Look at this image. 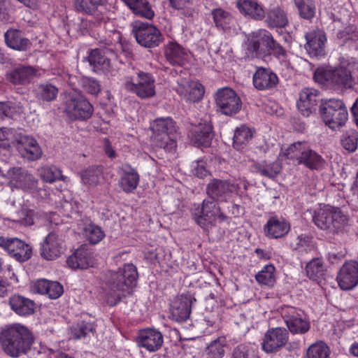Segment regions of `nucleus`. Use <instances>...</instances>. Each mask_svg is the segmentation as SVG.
Here are the masks:
<instances>
[{
  "instance_id": "obj_36",
  "label": "nucleus",
  "mask_w": 358,
  "mask_h": 358,
  "mask_svg": "<svg viewBox=\"0 0 358 358\" xmlns=\"http://www.w3.org/2000/svg\"><path fill=\"white\" fill-rule=\"evenodd\" d=\"M252 168L255 173L271 179L275 178L282 169V166L278 162H268L265 160L254 162Z\"/></svg>"
},
{
  "instance_id": "obj_7",
  "label": "nucleus",
  "mask_w": 358,
  "mask_h": 358,
  "mask_svg": "<svg viewBox=\"0 0 358 358\" xmlns=\"http://www.w3.org/2000/svg\"><path fill=\"white\" fill-rule=\"evenodd\" d=\"M320 112L325 124L331 129L344 125L348 120L347 108L340 99H332L322 102Z\"/></svg>"
},
{
  "instance_id": "obj_13",
  "label": "nucleus",
  "mask_w": 358,
  "mask_h": 358,
  "mask_svg": "<svg viewBox=\"0 0 358 358\" xmlns=\"http://www.w3.org/2000/svg\"><path fill=\"white\" fill-rule=\"evenodd\" d=\"M12 144L24 159L36 161L41 157L42 150L36 140L31 136L21 134H17Z\"/></svg>"
},
{
  "instance_id": "obj_62",
  "label": "nucleus",
  "mask_w": 358,
  "mask_h": 358,
  "mask_svg": "<svg viewBox=\"0 0 358 358\" xmlns=\"http://www.w3.org/2000/svg\"><path fill=\"white\" fill-rule=\"evenodd\" d=\"M271 53L279 59H284L287 57V51L274 39L271 43V48L268 49V54Z\"/></svg>"
},
{
  "instance_id": "obj_49",
  "label": "nucleus",
  "mask_w": 358,
  "mask_h": 358,
  "mask_svg": "<svg viewBox=\"0 0 358 358\" xmlns=\"http://www.w3.org/2000/svg\"><path fill=\"white\" fill-rule=\"evenodd\" d=\"M329 348L323 342L312 344L306 351V358H330Z\"/></svg>"
},
{
  "instance_id": "obj_32",
  "label": "nucleus",
  "mask_w": 358,
  "mask_h": 358,
  "mask_svg": "<svg viewBox=\"0 0 358 358\" xmlns=\"http://www.w3.org/2000/svg\"><path fill=\"white\" fill-rule=\"evenodd\" d=\"M9 305L11 310L20 316L31 315L36 308V304L33 300L19 294H14L10 297Z\"/></svg>"
},
{
  "instance_id": "obj_11",
  "label": "nucleus",
  "mask_w": 358,
  "mask_h": 358,
  "mask_svg": "<svg viewBox=\"0 0 358 358\" xmlns=\"http://www.w3.org/2000/svg\"><path fill=\"white\" fill-rule=\"evenodd\" d=\"M215 103L220 112L226 115L236 114L242 106L240 97L229 87H224L217 91Z\"/></svg>"
},
{
  "instance_id": "obj_53",
  "label": "nucleus",
  "mask_w": 358,
  "mask_h": 358,
  "mask_svg": "<svg viewBox=\"0 0 358 358\" xmlns=\"http://www.w3.org/2000/svg\"><path fill=\"white\" fill-rule=\"evenodd\" d=\"M341 43H346L348 41H358V29L355 24H348L336 34Z\"/></svg>"
},
{
  "instance_id": "obj_58",
  "label": "nucleus",
  "mask_w": 358,
  "mask_h": 358,
  "mask_svg": "<svg viewBox=\"0 0 358 358\" xmlns=\"http://www.w3.org/2000/svg\"><path fill=\"white\" fill-rule=\"evenodd\" d=\"M80 83L83 90L91 95L97 96L101 90V85L96 79L83 77L81 78Z\"/></svg>"
},
{
  "instance_id": "obj_59",
  "label": "nucleus",
  "mask_w": 358,
  "mask_h": 358,
  "mask_svg": "<svg viewBox=\"0 0 358 358\" xmlns=\"http://www.w3.org/2000/svg\"><path fill=\"white\" fill-rule=\"evenodd\" d=\"M231 358H259V357L248 345L241 343L233 349Z\"/></svg>"
},
{
  "instance_id": "obj_43",
  "label": "nucleus",
  "mask_w": 358,
  "mask_h": 358,
  "mask_svg": "<svg viewBox=\"0 0 358 358\" xmlns=\"http://www.w3.org/2000/svg\"><path fill=\"white\" fill-rule=\"evenodd\" d=\"M103 177V169L101 166H90L81 173L83 182L88 186H96Z\"/></svg>"
},
{
  "instance_id": "obj_34",
  "label": "nucleus",
  "mask_w": 358,
  "mask_h": 358,
  "mask_svg": "<svg viewBox=\"0 0 358 358\" xmlns=\"http://www.w3.org/2000/svg\"><path fill=\"white\" fill-rule=\"evenodd\" d=\"M354 84L352 72L348 68L340 66L334 69L333 89H348Z\"/></svg>"
},
{
  "instance_id": "obj_19",
  "label": "nucleus",
  "mask_w": 358,
  "mask_h": 358,
  "mask_svg": "<svg viewBox=\"0 0 358 358\" xmlns=\"http://www.w3.org/2000/svg\"><path fill=\"white\" fill-rule=\"evenodd\" d=\"M38 69L32 66L20 64L6 73V80L13 85L25 86L36 76Z\"/></svg>"
},
{
  "instance_id": "obj_4",
  "label": "nucleus",
  "mask_w": 358,
  "mask_h": 358,
  "mask_svg": "<svg viewBox=\"0 0 358 358\" xmlns=\"http://www.w3.org/2000/svg\"><path fill=\"white\" fill-rule=\"evenodd\" d=\"M152 141L157 147L171 150L176 146V127L171 118H159L152 125Z\"/></svg>"
},
{
  "instance_id": "obj_21",
  "label": "nucleus",
  "mask_w": 358,
  "mask_h": 358,
  "mask_svg": "<svg viewBox=\"0 0 358 358\" xmlns=\"http://www.w3.org/2000/svg\"><path fill=\"white\" fill-rule=\"evenodd\" d=\"M336 280L343 290L355 287L358 284V263L355 261L345 262L341 268Z\"/></svg>"
},
{
  "instance_id": "obj_2",
  "label": "nucleus",
  "mask_w": 358,
  "mask_h": 358,
  "mask_svg": "<svg viewBox=\"0 0 358 358\" xmlns=\"http://www.w3.org/2000/svg\"><path fill=\"white\" fill-rule=\"evenodd\" d=\"M137 269L132 264H126L117 271H110L106 280L107 303L110 306H115L130 294L137 284Z\"/></svg>"
},
{
  "instance_id": "obj_45",
  "label": "nucleus",
  "mask_w": 358,
  "mask_h": 358,
  "mask_svg": "<svg viewBox=\"0 0 358 358\" xmlns=\"http://www.w3.org/2000/svg\"><path fill=\"white\" fill-rule=\"evenodd\" d=\"M334 69L327 66L318 67L314 73L315 81L327 87L332 88Z\"/></svg>"
},
{
  "instance_id": "obj_64",
  "label": "nucleus",
  "mask_w": 358,
  "mask_h": 358,
  "mask_svg": "<svg viewBox=\"0 0 358 358\" xmlns=\"http://www.w3.org/2000/svg\"><path fill=\"white\" fill-rule=\"evenodd\" d=\"M13 110L14 108L11 106L10 102H0V120L11 116Z\"/></svg>"
},
{
  "instance_id": "obj_8",
  "label": "nucleus",
  "mask_w": 358,
  "mask_h": 358,
  "mask_svg": "<svg viewBox=\"0 0 358 358\" xmlns=\"http://www.w3.org/2000/svg\"><path fill=\"white\" fill-rule=\"evenodd\" d=\"M132 33L138 44L148 48L159 46L163 41L161 31L153 24L147 22H135Z\"/></svg>"
},
{
  "instance_id": "obj_1",
  "label": "nucleus",
  "mask_w": 358,
  "mask_h": 358,
  "mask_svg": "<svg viewBox=\"0 0 358 358\" xmlns=\"http://www.w3.org/2000/svg\"><path fill=\"white\" fill-rule=\"evenodd\" d=\"M34 342V336L28 327L13 323L0 328V345L8 356L17 358L26 355Z\"/></svg>"
},
{
  "instance_id": "obj_9",
  "label": "nucleus",
  "mask_w": 358,
  "mask_h": 358,
  "mask_svg": "<svg viewBox=\"0 0 358 358\" xmlns=\"http://www.w3.org/2000/svg\"><path fill=\"white\" fill-rule=\"evenodd\" d=\"M64 112L73 120H86L90 119L93 113L94 107L83 96H72L64 103Z\"/></svg>"
},
{
  "instance_id": "obj_35",
  "label": "nucleus",
  "mask_w": 358,
  "mask_h": 358,
  "mask_svg": "<svg viewBox=\"0 0 358 358\" xmlns=\"http://www.w3.org/2000/svg\"><path fill=\"white\" fill-rule=\"evenodd\" d=\"M136 15L151 20L155 16L148 0H122Z\"/></svg>"
},
{
  "instance_id": "obj_38",
  "label": "nucleus",
  "mask_w": 358,
  "mask_h": 358,
  "mask_svg": "<svg viewBox=\"0 0 358 358\" xmlns=\"http://www.w3.org/2000/svg\"><path fill=\"white\" fill-rule=\"evenodd\" d=\"M266 22L269 27H285L288 23L286 13L279 6L273 7L268 10Z\"/></svg>"
},
{
  "instance_id": "obj_40",
  "label": "nucleus",
  "mask_w": 358,
  "mask_h": 358,
  "mask_svg": "<svg viewBox=\"0 0 358 358\" xmlns=\"http://www.w3.org/2000/svg\"><path fill=\"white\" fill-rule=\"evenodd\" d=\"M105 1L106 0H73V5L77 13L92 15Z\"/></svg>"
},
{
  "instance_id": "obj_42",
  "label": "nucleus",
  "mask_w": 358,
  "mask_h": 358,
  "mask_svg": "<svg viewBox=\"0 0 358 358\" xmlns=\"http://www.w3.org/2000/svg\"><path fill=\"white\" fill-rule=\"evenodd\" d=\"M139 180V175L136 171H125L119 180V185L124 192L131 193L136 189Z\"/></svg>"
},
{
  "instance_id": "obj_57",
  "label": "nucleus",
  "mask_w": 358,
  "mask_h": 358,
  "mask_svg": "<svg viewBox=\"0 0 358 358\" xmlns=\"http://www.w3.org/2000/svg\"><path fill=\"white\" fill-rule=\"evenodd\" d=\"M211 14L217 27L224 28L227 24H230L232 20L231 14L222 8L213 9Z\"/></svg>"
},
{
  "instance_id": "obj_39",
  "label": "nucleus",
  "mask_w": 358,
  "mask_h": 358,
  "mask_svg": "<svg viewBox=\"0 0 358 358\" xmlns=\"http://www.w3.org/2000/svg\"><path fill=\"white\" fill-rule=\"evenodd\" d=\"M253 131L246 126L242 125L235 130L233 138V147L238 150H243L252 140Z\"/></svg>"
},
{
  "instance_id": "obj_18",
  "label": "nucleus",
  "mask_w": 358,
  "mask_h": 358,
  "mask_svg": "<svg viewBox=\"0 0 358 358\" xmlns=\"http://www.w3.org/2000/svg\"><path fill=\"white\" fill-rule=\"evenodd\" d=\"M194 302L196 299L189 292L178 296L171 305V319L178 322L186 321L189 317L192 306Z\"/></svg>"
},
{
  "instance_id": "obj_6",
  "label": "nucleus",
  "mask_w": 358,
  "mask_h": 358,
  "mask_svg": "<svg viewBox=\"0 0 358 358\" xmlns=\"http://www.w3.org/2000/svg\"><path fill=\"white\" fill-rule=\"evenodd\" d=\"M124 86L127 91L143 99L153 97L156 94L155 78L150 73L141 71L136 73V77L126 76Z\"/></svg>"
},
{
  "instance_id": "obj_12",
  "label": "nucleus",
  "mask_w": 358,
  "mask_h": 358,
  "mask_svg": "<svg viewBox=\"0 0 358 358\" xmlns=\"http://www.w3.org/2000/svg\"><path fill=\"white\" fill-rule=\"evenodd\" d=\"M281 315L289 331L293 334H304L310 327L301 310L292 306L282 308Z\"/></svg>"
},
{
  "instance_id": "obj_63",
  "label": "nucleus",
  "mask_w": 358,
  "mask_h": 358,
  "mask_svg": "<svg viewBox=\"0 0 358 358\" xmlns=\"http://www.w3.org/2000/svg\"><path fill=\"white\" fill-rule=\"evenodd\" d=\"M49 285V280L40 279L34 282L31 285V289L34 293L45 294Z\"/></svg>"
},
{
  "instance_id": "obj_56",
  "label": "nucleus",
  "mask_w": 358,
  "mask_h": 358,
  "mask_svg": "<svg viewBox=\"0 0 358 358\" xmlns=\"http://www.w3.org/2000/svg\"><path fill=\"white\" fill-rule=\"evenodd\" d=\"M306 145V143L305 142L298 141L294 143L282 151V155L287 159H294L298 162Z\"/></svg>"
},
{
  "instance_id": "obj_5",
  "label": "nucleus",
  "mask_w": 358,
  "mask_h": 358,
  "mask_svg": "<svg viewBox=\"0 0 358 358\" xmlns=\"http://www.w3.org/2000/svg\"><path fill=\"white\" fill-rule=\"evenodd\" d=\"M313 220L320 229L333 234L342 230L348 222L346 215L337 208L320 209L315 213Z\"/></svg>"
},
{
  "instance_id": "obj_26",
  "label": "nucleus",
  "mask_w": 358,
  "mask_h": 358,
  "mask_svg": "<svg viewBox=\"0 0 358 358\" xmlns=\"http://www.w3.org/2000/svg\"><path fill=\"white\" fill-rule=\"evenodd\" d=\"M213 138V127L208 120H201L192 130L191 140L197 147H209Z\"/></svg>"
},
{
  "instance_id": "obj_17",
  "label": "nucleus",
  "mask_w": 358,
  "mask_h": 358,
  "mask_svg": "<svg viewBox=\"0 0 358 358\" xmlns=\"http://www.w3.org/2000/svg\"><path fill=\"white\" fill-rule=\"evenodd\" d=\"M111 43H108V48H99L91 50L88 55V62L93 67L95 72L102 71L104 73L110 72L111 70V63L110 57L115 56V53L111 46Z\"/></svg>"
},
{
  "instance_id": "obj_48",
  "label": "nucleus",
  "mask_w": 358,
  "mask_h": 358,
  "mask_svg": "<svg viewBox=\"0 0 358 358\" xmlns=\"http://www.w3.org/2000/svg\"><path fill=\"white\" fill-rule=\"evenodd\" d=\"M41 178L46 182L52 183L62 178V171L54 166H44L38 169Z\"/></svg>"
},
{
  "instance_id": "obj_55",
  "label": "nucleus",
  "mask_w": 358,
  "mask_h": 358,
  "mask_svg": "<svg viewBox=\"0 0 358 358\" xmlns=\"http://www.w3.org/2000/svg\"><path fill=\"white\" fill-rule=\"evenodd\" d=\"M94 329V326L92 323L81 321L76 324V325L73 326L71 329V331L73 338L80 339L83 337H85Z\"/></svg>"
},
{
  "instance_id": "obj_47",
  "label": "nucleus",
  "mask_w": 358,
  "mask_h": 358,
  "mask_svg": "<svg viewBox=\"0 0 358 358\" xmlns=\"http://www.w3.org/2000/svg\"><path fill=\"white\" fill-rule=\"evenodd\" d=\"M274 272L275 267L267 264L255 275V280L260 285L272 286L275 280Z\"/></svg>"
},
{
  "instance_id": "obj_16",
  "label": "nucleus",
  "mask_w": 358,
  "mask_h": 358,
  "mask_svg": "<svg viewBox=\"0 0 358 358\" xmlns=\"http://www.w3.org/2000/svg\"><path fill=\"white\" fill-rule=\"evenodd\" d=\"M0 247L20 262L27 261L32 255L31 246L17 238L0 236Z\"/></svg>"
},
{
  "instance_id": "obj_3",
  "label": "nucleus",
  "mask_w": 358,
  "mask_h": 358,
  "mask_svg": "<svg viewBox=\"0 0 358 358\" xmlns=\"http://www.w3.org/2000/svg\"><path fill=\"white\" fill-rule=\"evenodd\" d=\"M192 217L195 222L204 229H208L215 225L216 220L220 222L227 220V217L222 212L217 201L206 199L192 210Z\"/></svg>"
},
{
  "instance_id": "obj_52",
  "label": "nucleus",
  "mask_w": 358,
  "mask_h": 358,
  "mask_svg": "<svg viewBox=\"0 0 358 358\" xmlns=\"http://www.w3.org/2000/svg\"><path fill=\"white\" fill-rule=\"evenodd\" d=\"M84 231L86 239L92 245L97 244L105 237L101 228L94 224L86 226Z\"/></svg>"
},
{
  "instance_id": "obj_15",
  "label": "nucleus",
  "mask_w": 358,
  "mask_h": 358,
  "mask_svg": "<svg viewBox=\"0 0 358 358\" xmlns=\"http://www.w3.org/2000/svg\"><path fill=\"white\" fill-rule=\"evenodd\" d=\"M288 340L289 333L285 328H271L262 338V349L266 353H275L287 344Z\"/></svg>"
},
{
  "instance_id": "obj_31",
  "label": "nucleus",
  "mask_w": 358,
  "mask_h": 358,
  "mask_svg": "<svg viewBox=\"0 0 358 358\" xmlns=\"http://www.w3.org/2000/svg\"><path fill=\"white\" fill-rule=\"evenodd\" d=\"M6 45L15 50L27 51L31 47V41L23 36L22 31L16 29H10L4 34Z\"/></svg>"
},
{
  "instance_id": "obj_37",
  "label": "nucleus",
  "mask_w": 358,
  "mask_h": 358,
  "mask_svg": "<svg viewBox=\"0 0 358 358\" xmlns=\"http://www.w3.org/2000/svg\"><path fill=\"white\" fill-rule=\"evenodd\" d=\"M310 169H319L322 166L323 159L316 152L309 148L306 145L298 162Z\"/></svg>"
},
{
  "instance_id": "obj_54",
  "label": "nucleus",
  "mask_w": 358,
  "mask_h": 358,
  "mask_svg": "<svg viewBox=\"0 0 358 358\" xmlns=\"http://www.w3.org/2000/svg\"><path fill=\"white\" fill-rule=\"evenodd\" d=\"M357 141L358 134L354 129L349 130L344 133L341 139L342 146L349 152H352L356 150Z\"/></svg>"
},
{
  "instance_id": "obj_41",
  "label": "nucleus",
  "mask_w": 358,
  "mask_h": 358,
  "mask_svg": "<svg viewBox=\"0 0 358 358\" xmlns=\"http://www.w3.org/2000/svg\"><path fill=\"white\" fill-rule=\"evenodd\" d=\"M58 89L55 85L49 83H41L35 87L34 90L35 96L43 101H54L58 94Z\"/></svg>"
},
{
  "instance_id": "obj_33",
  "label": "nucleus",
  "mask_w": 358,
  "mask_h": 358,
  "mask_svg": "<svg viewBox=\"0 0 358 358\" xmlns=\"http://www.w3.org/2000/svg\"><path fill=\"white\" fill-rule=\"evenodd\" d=\"M236 6L242 14L255 20H262L265 17L264 10L257 0H236Z\"/></svg>"
},
{
  "instance_id": "obj_10",
  "label": "nucleus",
  "mask_w": 358,
  "mask_h": 358,
  "mask_svg": "<svg viewBox=\"0 0 358 358\" xmlns=\"http://www.w3.org/2000/svg\"><path fill=\"white\" fill-rule=\"evenodd\" d=\"M248 185V182L245 180H242L239 184H235L228 180L213 178L208 183L206 192L210 199L222 201L229 194L239 190L241 188L240 185H242L244 189H247Z\"/></svg>"
},
{
  "instance_id": "obj_20",
  "label": "nucleus",
  "mask_w": 358,
  "mask_h": 358,
  "mask_svg": "<svg viewBox=\"0 0 358 358\" xmlns=\"http://www.w3.org/2000/svg\"><path fill=\"white\" fill-rule=\"evenodd\" d=\"M64 243L55 232L50 233L41 243L40 254L45 260L52 261L64 252Z\"/></svg>"
},
{
  "instance_id": "obj_60",
  "label": "nucleus",
  "mask_w": 358,
  "mask_h": 358,
  "mask_svg": "<svg viewBox=\"0 0 358 358\" xmlns=\"http://www.w3.org/2000/svg\"><path fill=\"white\" fill-rule=\"evenodd\" d=\"M224 345L218 338L213 341L207 348V353L210 358H222L224 355Z\"/></svg>"
},
{
  "instance_id": "obj_28",
  "label": "nucleus",
  "mask_w": 358,
  "mask_h": 358,
  "mask_svg": "<svg viewBox=\"0 0 358 358\" xmlns=\"http://www.w3.org/2000/svg\"><path fill=\"white\" fill-rule=\"evenodd\" d=\"M279 82L278 77L269 69L257 68L253 75L252 83L258 90H271L275 88Z\"/></svg>"
},
{
  "instance_id": "obj_29",
  "label": "nucleus",
  "mask_w": 358,
  "mask_h": 358,
  "mask_svg": "<svg viewBox=\"0 0 358 358\" xmlns=\"http://www.w3.org/2000/svg\"><path fill=\"white\" fill-rule=\"evenodd\" d=\"M290 224L282 217L271 216L264 226L265 235L272 238L285 236L290 230Z\"/></svg>"
},
{
  "instance_id": "obj_22",
  "label": "nucleus",
  "mask_w": 358,
  "mask_h": 358,
  "mask_svg": "<svg viewBox=\"0 0 358 358\" xmlns=\"http://www.w3.org/2000/svg\"><path fill=\"white\" fill-rule=\"evenodd\" d=\"M138 345L152 352L159 350L164 343L162 334L155 329H145L140 331L136 337Z\"/></svg>"
},
{
  "instance_id": "obj_24",
  "label": "nucleus",
  "mask_w": 358,
  "mask_h": 358,
  "mask_svg": "<svg viewBox=\"0 0 358 358\" xmlns=\"http://www.w3.org/2000/svg\"><path fill=\"white\" fill-rule=\"evenodd\" d=\"M319 100V91L313 88L307 87L301 91L296 106L303 116L308 117L316 110Z\"/></svg>"
},
{
  "instance_id": "obj_14",
  "label": "nucleus",
  "mask_w": 358,
  "mask_h": 358,
  "mask_svg": "<svg viewBox=\"0 0 358 358\" xmlns=\"http://www.w3.org/2000/svg\"><path fill=\"white\" fill-rule=\"evenodd\" d=\"M272 34L266 29L252 32L247 42V51L252 57H262L268 53L273 41Z\"/></svg>"
},
{
  "instance_id": "obj_50",
  "label": "nucleus",
  "mask_w": 358,
  "mask_h": 358,
  "mask_svg": "<svg viewBox=\"0 0 358 358\" xmlns=\"http://www.w3.org/2000/svg\"><path fill=\"white\" fill-rule=\"evenodd\" d=\"M299 15L307 20L312 19L315 15V5L313 0H294Z\"/></svg>"
},
{
  "instance_id": "obj_44",
  "label": "nucleus",
  "mask_w": 358,
  "mask_h": 358,
  "mask_svg": "<svg viewBox=\"0 0 358 358\" xmlns=\"http://www.w3.org/2000/svg\"><path fill=\"white\" fill-rule=\"evenodd\" d=\"M36 216V213L34 210L22 207L13 215L12 221L24 227H29L34 224Z\"/></svg>"
},
{
  "instance_id": "obj_61",
  "label": "nucleus",
  "mask_w": 358,
  "mask_h": 358,
  "mask_svg": "<svg viewBox=\"0 0 358 358\" xmlns=\"http://www.w3.org/2000/svg\"><path fill=\"white\" fill-rule=\"evenodd\" d=\"M64 292L62 285L56 281H49L46 294L49 298L56 299Z\"/></svg>"
},
{
  "instance_id": "obj_23",
  "label": "nucleus",
  "mask_w": 358,
  "mask_h": 358,
  "mask_svg": "<svg viewBox=\"0 0 358 358\" xmlns=\"http://www.w3.org/2000/svg\"><path fill=\"white\" fill-rule=\"evenodd\" d=\"M306 43L304 47L311 57L324 55L327 37L325 33L319 29L311 30L305 35Z\"/></svg>"
},
{
  "instance_id": "obj_30",
  "label": "nucleus",
  "mask_w": 358,
  "mask_h": 358,
  "mask_svg": "<svg viewBox=\"0 0 358 358\" xmlns=\"http://www.w3.org/2000/svg\"><path fill=\"white\" fill-rule=\"evenodd\" d=\"M66 264L73 269H87L93 266L94 259L90 251L84 247H80L67 259Z\"/></svg>"
},
{
  "instance_id": "obj_46",
  "label": "nucleus",
  "mask_w": 358,
  "mask_h": 358,
  "mask_svg": "<svg viewBox=\"0 0 358 358\" xmlns=\"http://www.w3.org/2000/svg\"><path fill=\"white\" fill-rule=\"evenodd\" d=\"M307 275L310 279L317 280L324 275V266L320 258H313L306 266Z\"/></svg>"
},
{
  "instance_id": "obj_27",
  "label": "nucleus",
  "mask_w": 358,
  "mask_h": 358,
  "mask_svg": "<svg viewBox=\"0 0 358 358\" xmlns=\"http://www.w3.org/2000/svg\"><path fill=\"white\" fill-rule=\"evenodd\" d=\"M164 55L172 66H183L188 61L186 50L176 41H169L164 45Z\"/></svg>"
},
{
  "instance_id": "obj_25",
  "label": "nucleus",
  "mask_w": 358,
  "mask_h": 358,
  "mask_svg": "<svg viewBox=\"0 0 358 358\" xmlns=\"http://www.w3.org/2000/svg\"><path fill=\"white\" fill-rule=\"evenodd\" d=\"M7 177L12 185L25 190L33 189L38 182V180L33 175L22 167L10 169L7 172Z\"/></svg>"
},
{
  "instance_id": "obj_51",
  "label": "nucleus",
  "mask_w": 358,
  "mask_h": 358,
  "mask_svg": "<svg viewBox=\"0 0 358 358\" xmlns=\"http://www.w3.org/2000/svg\"><path fill=\"white\" fill-rule=\"evenodd\" d=\"M186 91L187 93L185 94V96L192 102L201 100L205 92L203 85L195 81H192L188 84Z\"/></svg>"
}]
</instances>
